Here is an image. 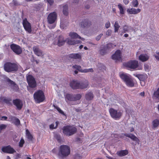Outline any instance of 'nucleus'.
<instances>
[{"mask_svg": "<svg viewBox=\"0 0 159 159\" xmlns=\"http://www.w3.org/2000/svg\"><path fill=\"white\" fill-rule=\"evenodd\" d=\"M89 85L88 80H85L79 82V89H84L87 88Z\"/></svg>", "mask_w": 159, "mask_h": 159, "instance_id": "16", "label": "nucleus"}, {"mask_svg": "<svg viewBox=\"0 0 159 159\" xmlns=\"http://www.w3.org/2000/svg\"><path fill=\"white\" fill-rule=\"evenodd\" d=\"M7 82L10 84L12 85L13 86H14L15 85H16L15 82L11 80L10 79L8 78L7 80Z\"/></svg>", "mask_w": 159, "mask_h": 159, "instance_id": "46", "label": "nucleus"}, {"mask_svg": "<svg viewBox=\"0 0 159 159\" xmlns=\"http://www.w3.org/2000/svg\"><path fill=\"white\" fill-rule=\"evenodd\" d=\"M113 44L112 43H108L107 44L105 48L107 50H109L113 48Z\"/></svg>", "mask_w": 159, "mask_h": 159, "instance_id": "42", "label": "nucleus"}, {"mask_svg": "<svg viewBox=\"0 0 159 159\" xmlns=\"http://www.w3.org/2000/svg\"><path fill=\"white\" fill-rule=\"evenodd\" d=\"M114 32L115 33H117L118 32V30L120 28V26L119 25L118 22L116 21L115 22V23L114 25Z\"/></svg>", "mask_w": 159, "mask_h": 159, "instance_id": "33", "label": "nucleus"}, {"mask_svg": "<svg viewBox=\"0 0 159 159\" xmlns=\"http://www.w3.org/2000/svg\"><path fill=\"white\" fill-rule=\"evenodd\" d=\"M56 123V125L55 126V128H57L58 126V125L59 124V122L58 121H56L55 122Z\"/></svg>", "mask_w": 159, "mask_h": 159, "instance_id": "62", "label": "nucleus"}, {"mask_svg": "<svg viewBox=\"0 0 159 159\" xmlns=\"http://www.w3.org/2000/svg\"><path fill=\"white\" fill-rule=\"evenodd\" d=\"M9 119L10 120L12 121L16 125H18L20 124L19 120L16 117L11 116L9 118Z\"/></svg>", "mask_w": 159, "mask_h": 159, "instance_id": "23", "label": "nucleus"}, {"mask_svg": "<svg viewBox=\"0 0 159 159\" xmlns=\"http://www.w3.org/2000/svg\"><path fill=\"white\" fill-rule=\"evenodd\" d=\"M144 68L145 70H147L148 69V66L147 65H145L144 66Z\"/></svg>", "mask_w": 159, "mask_h": 159, "instance_id": "64", "label": "nucleus"}, {"mask_svg": "<svg viewBox=\"0 0 159 159\" xmlns=\"http://www.w3.org/2000/svg\"><path fill=\"white\" fill-rule=\"evenodd\" d=\"M139 59L142 62H145L149 58V57L147 54H142L139 56Z\"/></svg>", "mask_w": 159, "mask_h": 159, "instance_id": "22", "label": "nucleus"}, {"mask_svg": "<svg viewBox=\"0 0 159 159\" xmlns=\"http://www.w3.org/2000/svg\"><path fill=\"white\" fill-rule=\"evenodd\" d=\"M75 159H81L82 157L78 154H75L74 156Z\"/></svg>", "mask_w": 159, "mask_h": 159, "instance_id": "48", "label": "nucleus"}, {"mask_svg": "<svg viewBox=\"0 0 159 159\" xmlns=\"http://www.w3.org/2000/svg\"><path fill=\"white\" fill-rule=\"evenodd\" d=\"M12 2L13 4V5L14 6H17L19 5L20 4H19L18 2H17L16 0H13L12 1Z\"/></svg>", "mask_w": 159, "mask_h": 159, "instance_id": "52", "label": "nucleus"}, {"mask_svg": "<svg viewBox=\"0 0 159 159\" xmlns=\"http://www.w3.org/2000/svg\"><path fill=\"white\" fill-rule=\"evenodd\" d=\"M66 98L70 101H74V95L67 93L66 94Z\"/></svg>", "mask_w": 159, "mask_h": 159, "instance_id": "31", "label": "nucleus"}, {"mask_svg": "<svg viewBox=\"0 0 159 159\" xmlns=\"http://www.w3.org/2000/svg\"><path fill=\"white\" fill-rule=\"evenodd\" d=\"M68 6L66 5L63 6V13L65 16H67L68 14Z\"/></svg>", "mask_w": 159, "mask_h": 159, "instance_id": "30", "label": "nucleus"}, {"mask_svg": "<svg viewBox=\"0 0 159 159\" xmlns=\"http://www.w3.org/2000/svg\"><path fill=\"white\" fill-rule=\"evenodd\" d=\"M140 95L142 97H144L145 95V93L144 92H143L140 93Z\"/></svg>", "mask_w": 159, "mask_h": 159, "instance_id": "60", "label": "nucleus"}, {"mask_svg": "<svg viewBox=\"0 0 159 159\" xmlns=\"http://www.w3.org/2000/svg\"><path fill=\"white\" fill-rule=\"evenodd\" d=\"M68 56L70 58L76 59L81 58V55L80 53H72L69 54Z\"/></svg>", "mask_w": 159, "mask_h": 159, "instance_id": "21", "label": "nucleus"}, {"mask_svg": "<svg viewBox=\"0 0 159 159\" xmlns=\"http://www.w3.org/2000/svg\"><path fill=\"white\" fill-rule=\"evenodd\" d=\"M109 112L111 117L115 120L120 119L122 115V113L120 111H118L112 108L109 109Z\"/></svg>", "mask_w": 159, "mask_h": 159, "instance_id": "6", "label": "nucleus"}, {"mask_svg": "<svg viewBox=\"0 0 159 159\" xmlns=\"http://www.w3.org/2000/svg\"><path fill=\"white\" fill-rule=\"evenodd\" d=\"M22 25L25 30L29 34L32 32V27L30 23L25 18L23 20Z\"/></svg>", "mask_w": 159, "mask_h": 159, "instance_id": "8", "label": "nucleus"}, {"mask_svg": "<svg viewBox=\"0 0 159 159\" xmlns=\"http://www.w3.org/2000/svg\"><path fill=\"white\" fill-rule=\"evenodd\" d=\"M129 153L128 151L125 149V150H121L117 152L116 154L120 157H122L128 155Z\"/></svg>", "mask_w": 159, "mask_h": 159, "instance_id": "20", "label": "nucleus"}, {"mask_svg": "<svg viewBox=\"0 0 159 159\" xmlns=\"http://www.w3.org/2000/svg\"><path fill=\"white\" fill-rule=\"evenodd\" d=\"M112 59L116 61H119L121 59V52L120 50H117L112 56Z\"/></svg>", "mask_w": 159, "mask_h": 159, "instance_id": "14", "label": "nucleus"}, {"mask_svg": "<svg viewBox=\"0 0 159 159\" xmlns=\"http://www.w3.org/2000/svg\"><path fill=\"white\" fill-rule=\"evenodd\" d=\"M33 50L34 53L38 56H43V52L37 46H34L33 48Z\"/></svg>", "mask_w": 159, "mask_h": 159, "instance_id": "17", "label": "nucleus"}, {"mask_svg": "<svg viewBox=\"0 0 159 159\" xmlns=\"http://www.w3.org/2000/svg\"><path fill=\"white\" fill-rule=\"evenodd\" d=\"M85 98L87 100H91L93 98V94L92 92L87 93L85 95Z\"/></svg>", "mask_w": 159, "mask_h": 159, "instance_id": "24", "label": "nucleus"}, {"mask_svg": "<svg viewBox=\"0 0 159 159\" xmlns=\"http://www.w3.org/2000/svg\"><path fill=\"white\" fill-rule=\"evenodd\" d=\"M11 49L16 54L19 55L22 52L21 47L18 45L15 44H12L10 45Z\"/></svg>", "mask_w": 159, "mask_h": 159, "instance_id": "10", "label": "nucleus"}, {"mask_svg": "<svg viewBox=\"0 0 159 159\" xmlns=\"http://www.w3.org/2000/svg\"><path fill=\"white\" fill-rule=\"evenodd\" d=\"M65 43V41L63 40L61 36H59L58 41L57 45L59 46L63 45Z\"/></svg>", "mask_w": 159, "mask_h": 159, "instance_id": "28", "label": "nucleus"}, {"mask_svg": "<svg viewBox=\"0 0 159 159\" xmlns=\"http://www.w3.org/2000/svg\"><path fill=\"white\" fill-rule=\"evenodd\" d=\"M125 66L131 69H135L138 67L139 63L136 60H130L126 63Z\"/></svg>", "mask_w": 159, "mask_h": 159, "instance_id": "9", "label": "nucleus"}, {"mask_svg": "<svg viewBox=\"0 0 159 159\" xmlns=\"http://www.w3.org/2000/svg\"><path fill=\"white\" fill-rule=\"evenodd\" d=\"M90 23L88 22V20L85 19L83 20L81 23L82 27L84 28L89 26Z\"/></svg>", "mask_w": 159, "mask_h": 159, "instance_id": "27", "label": "nucleus"}, {"mask_svg": "<svg viewBox=\"0 0 159 159\" xmlns=\"http://www.w3.org/2000/svg\"><path fill=\"white\" fill-rule=\"evenodd\" d=\"M134 75L135 76V77H137L139 79V77L140 75V74H137L135 75V74H134Z\"/></svg>", "mask_w": 159, "mask_h": 159, "instance_id": "63", "label": "nucleus"}, {"mask_svg": "<svg viewBox=\"0 0 159 159\" xmlns=\"http://www.w3.org/2000/svg\"><path fill=\"white\" fill-rule=\"evenodd\" d=\"M55 25H50V26H49V28L51 29H53L54 28V27H55Z\"/></svg>", "mask_w": 159, "mask_h": 159, "instance_id": "61", "label": "nucleus"}, {"mask_svg": "<svg viewBox=\"0 0 159 159\" xmlns=\"http://www.w3.org/2000/svg\"><path fill=\"white\" fill-rule=\"evenodd\" d=\"M11 100L12 99L11 98H4L2 100L4 102L8 104H10V102Z\"/></svg>", "mask_w": 159, "mask_h": 159, "instance_id": "37", "label": "nucleus"}, {"mask_svg": "<svg viewBox=\"0 0 159 159\" xmlns=\"http://www.w3.org/2000/svg\"><path fill=\"white\" fill-rule=\"evenodd\" d=\"M120 77L128 87H132L134 86V81L130 76L123 73L120 74Z\"/></svg>", "mask_w": 159, "mask_h": 159, "instance_id": "3", "label": "nucleus"}, {"mask_svg": "<svg viewBox=\"0 0 159 159\" xmlns=\"http://www.w3.org/2000/svg\"><path fill=\"white\" fill-rule=\"evenodd\" d=\"M56 138L58 141H60L61 140V139L59 135H56Z\"/></svg>", "mask_w": 159, "mask_h": 159, "instance_id": "59", "label": "nucleus"}, {"mask_svg": "<svg viewBox=\"0 0 159 159\" xmlns=\"http://www.w3.org/2000/svg\"><path fill=\"white\" fill-rule=\"evenodd\" d=\"M124 33H125L129 31V26L127 25H124L123 28Z\"/></svg>", "mask_w": 159, "mask_h": 159, "instance_id": "44", "label": "nucleus"}, {"mask_svg": "<svg viewBox=\"0 0 159 159\" xmlns=\"http://www.w3.org/2000/svg\"><path fill=\"white\" fill-rule=\"evenodd\" d=\"M46 1L51 5H52L53 3V0H46Z\"/></svg>", "mask_w": 159, "mask_h": 159, "instance_id": "57", "label": "nucleus"}, {"mask_svg": "<svg viewBox=\"0 0 159 159\" xmlns=\"http://www.w3.org/2000/svg\"><path fill=\"white\" fill-rule=\"evenodd\" d=\"M139 79L140 81H143L145 79L144 75L140 74Z\"/></svg>", "mask_w": 159, "mask_h": 159, "instance_id": "49", "label": "nucleus"}, {"mask_svg": "<svg viewBox=\"0 0 159 159\" xmlns=\"http://www.w3.org/2000/svg\"><path fill=\"white\" fill-rule=\"evenodd\" d=\"M152 127L153 129L157 127L159 125V120L157 119L154 120L152 122Z\"/></svg>", "mask_w": 159, "mask_h": 159, "instance_id": "29", "label": "nucleus"}, {"mask_svg": "<svg viewBox=\"0 0 159 159\" xmlns=\"http://www.w3.org/2000/svg\"><path fill=\"white\" fill-rule=\"evenodd\" d=\"M25 143V141L24 139H21L19 143V146L20 147H22Z\"/></svg>", "mask_w": 159, "mask_h": 159, "instance_id": "45", "label": "nucleus"}, {"mask_svg": "<svg viewBox=\"0 0 159 159\" xmlns=\"http://www.w3.org/2000/svg\"><path fill=\"white\" fill-rule=\"evenodd\" d=\"M141 11V10L139 8L135 9L134 8H131L127 9V12L129 14H136Z\"/></svg>", "mask_w": 159, "mask_h": 159, "instance_id": "18", "label": "nucleus"}, {"mask_svg": "<svg viewBox=\"0 0 159 159\" xmlns=\"http://www.w3.org/2000/svg\"><path fill=\"white\" fill-rule=\"evenodd\" d=\"M154 57L156 59L159 61V52H156V54L153 55Z\"/></svg>", "mask_w": 159, "mask_h": 159, "instance_id": "47", "label": "nucleus"}, {"mask_svg": "<svg viewBox=\"0 0 159 159\" xmlns=\"http://www.w3.org/2000/svg\"><path fill=\"white\" fill-rule=\"evenodd\" d=\"M57 15L56 12H53L49 14L48 17V21L50 24L53 23L56 20Z\"/></svg>", "mask_w": 159, "mask_h": 159, "instance_id": "11", "label": "nucleus"}, {"mask_svg": "<svg viewBox=\"0 0 159 159\" xmlns=\"http://www.w3.org/2000/svg\"><path fill=\"white\" fill-rule=\"evenodd\" d=\"M73 68L75 69H76V70H78L79 71L81 72V66H80L77 65H74L73 66Z\"/></svg>", "mask_w": 159, "mask_h": 159, "instance_id": "43", "label": "nucleus"}, {"mask_svg": "<svg viewBox=\"0 0 159 159\" xmlns=\"http://www.w3.org/2000/svg\"><path fill=\"white\" fill-rule=\"evenodd\" d=\"M7 117L6 116H2L1 118V120H7Z\"/></svg>", "mask_w": 159, "mask_h": 159, "instance_id": "58", "label": "nucleus"}, {"mask_svg": "<svg viewBox=\"0 0 159 159\" xmlns=\"http://www.w3.org/2000/svg\"><path fill=\"white\" fill-rule=\"evenodd\" d=\"M118 6L120 10V13L121 14H124L125 11L122 5L121 4H119Z\"/></svg>", "mask_w": 159, "mask_h": 159, "instance_id": "36", "label": "nucleus"}, {"mask_svg": "<svg viewBox=\"0 0 159 159\" xmlns=\"http://www.w3.org/2000/svg\"><path fill=\"white\" fill-rule=\"evenodd\" d=\"M26 80L29 86L31 88H35L37 84L34 78L31 75H29L26 77Z\"/></svg>", "mask_w": 159, "mask_h": 159, "instance_id": "7", "label": "nucleus"}, {"mask_svg": "<svg viewBox=\"0 0 159 159\" xmlns=\"http://www.w3.org/2000/svg\"><path fill=\"white\" fill-rule=\"evenodd\" d=\"M70 87L73 89H79V82L77 80H73L70 83Z\"/></svg>", "mask_w": 159, "mask_h": 159, "instance_id": "15", "label": "nucleus"}, {"mask_svg": "<svg viewBox=\"0 0 159 159\" xmlns=\"http://www.w3.org/2000/svg\"><path fill=\"white\" fill-rule=\"evenodd\" d=\"M110 23L109 21H108L105 24V27L107 29L110 26Z\"/></svg>", "mask_w": 159, "mask_h": 159, "instance_id": "53", "label": "nucleus"}, {"mask_svg": "<svg viewBox=\"0 0 159 159\" xmlns=\"http://www.w3.org/2000/svg\"><path fill=\"white\" fill-rule=\"evenodd\" d=\"M26 134L27 138L30 140H32L33 137L28 129L26 130Z\"/></svg>", "mask_w": 159, "mask_h": 159, "instance_id": "32", "label": "nucleus"}, {"mask_svg": "<svg viewBox=\"0 0 159 159\" xmlns=\"http://www.w3.org/2000/svg\"><path fill=\"white\" fill-rule=\"evenodd\" d=\"M107 50L106 48L105 47L103 49H101L100 50V54L102 55H103L105 54L107 52Z\"/></svg>", "mask_w": 159, "mask_h": 159, "instance_id": "40", "label": "nucleus"}, {"mask_svg": "<svg viewBox=\"0 0 159 159\" xmlns=\"http://www.w3.org/2000/svg\"><path fill=\"white\" fill-rule=\"evenodd\" d=\"M57 110L61 114V115H62L64 116H65V118H66L67 116L65 114L64 112L59 107H57L56 108Z\"/></svg>", "mask_w": 159, "mask_h": 159, "instance_id": "41", "label": "nucleus"}, {"mask_svg": "<svg viewBox=\"0 0 159 159\" xmlns=\"http://www.w3.org/2000/svg\"><path fill=\"white\" fill-rule=\"evenodd\" d=\"M63 133L66 136H70L74 134L77 131L76 128L73 126L67 125L62 128Z\"/></svg>", "mask_w": 159, "mask_h": 159, "instance_id": "5", "label": "nucleus"}, {"mask_svg": "<svg viewBox=\"0 0 159 159\" xmlns=\"http://www.w3.org/2000/svg\"><path fill=\"white\" fill-rule=\"evenodd\" d=\"M6 127V125L4 124L0 125V131L3 129H5Z\"/></svg>", "mask_w": 159, "mask_h": 159, "instance_id": "50", "label": "nucleus"}, {"mask_svg": "<svg viewBox=\"0 0 159 159\" xmlns=\"http://www.w3.org/2000/svg\"><path fill=\"white\" fill-rule=\"evenodd\" d=\"M102 35L103 34H100L96 38V39L97 41L99 40Z\"/></svg>", "mask_w": 159, "mask_h": 159, "instance_id": "56", "label": "nucleus"}, {"mask_svg": "<svg viewBox=\"0 0 159 159\" xmlns=\"http://www.w3.org/2000/svg\"><path fill=\"white\" fill-rule=\"evenodd\" d=\"M69 36L72 38V39H76L78 38L80 39H81V38L78 34L74 32H71L69 34Z\"/></svg>", "mask_w": 159, "mask_h": 159, "instance_id": "25", "label": "nucleus"}, {"mask_svg": "<svg viewBox=\"0 0 159 159\" xmlns=\"http://www.w3.org/2000/svg\"><path fill=\"white\" fill-rule=\"evenodd\" d=\"M81 95L79 93L74 95V101L80 100L81 98Z\"/></svg>", "mask_w": 159, "mask_h": 159, "instance_id": "35", "label": "nucleus"}, {"mask_svg": "<svg viewBox=\"0 0 159 159\" xmlns=\"http://www.w3.org/2000/svg\"><path fill=\"white\" fill-rule=\"evenodd\" d=\"M112 31L110 30H108L106 32V34L108 36H110L111 34Z\"/></svg>", "mask_w": 159, "mask_h": 159, "instance_id": "51", "label": "nucleus"}, {"mask_svg": "<svg viewBox=\"0 0 159 159\" xmlns=\"http://www.w3.org/2000/svg\"><path fill=\"white\" fill-rule=\"evenodd\" d=\"M93 70L92 68H90V69H86L84 70L82 69L81 70V72H84V73H87L89 72H93Z\"/></svg>", "mask_w": 159, "mask_h": 159, "instance_id": "39", "label": "nucleus"}, {"mask_svg": "<svg viewBox=\"0 0 159 159\" xmlns=\"http://www.w3.org/2000/svg\"><path fill=\"white\" fill-rule=\"evenodd\" d=\"M124 135L127 137L130 138L131 139L134 141H135L136 143H139V139L134 134H124Z\"/></svg>", "mask_w": 159, "mask_h": 159, "instance_id": "19", "label": "nucleus"}, {"mask_svg": "<svg viewBox=\"0 0 159 159\" xmlns=\"http://www.w3.org/2000/svg\"><path fill=\"white\" fill-rule=\"evenodd\" d=\"M4 68L6 71L10 72L17 71L19 67L17 63L8 62L4 64Z\"/></svg>", "mask_w": 159, "mask_h": 159, "instance_id": "2", "label": "nucleus"}, {"mask_svg": "<svg viewBox=\"0 0 159 159\" xmlns=\"http://www.w3.org/2000/svg\"><path fill=\"white\" fill-rule=\"evenodd\" d=\"M2 151L4 153L9 154H13L16 152V150L10 145L3 147Z\"/></svg>", "mask_w": 159, "mask_h": 159, "instance_id": "12", "label": "nucleus"}, {"mask_svg": "<svg viewBox=\"0 0 159 159\" xmlns=\"http://www.w3.org/2000/svg\"><path fill=\"white\" fill-rule=\"evenodd\" d=\"M123 1L124 4L125 5L128 4L130 2L129 0H123Z\"/></svg>", "mask_w": 159, "mask_h": 159, "instance_id": "54", "label": "nucleus"}, {"mask_svg": "<svg viewBox=\"0 0 159 159\" xmlns=\"http://www.w3.org/2000/svg\"><path fill=\"white\" fill-rule=\"evenodd\" d=\"M54 124H52L49 125V128L50 129H56L57 128H55Z\"/></svg>", "mask_w": 159, "mask_h": 159, "instance_id": "55", "label": "nucleus"}, {"mask_svg": "<svg viewBox=\"0 0 159 159\" xmlns=\"http://www.w3.org/2000/svg\"><path fill=\"white\" fill-rule=\"evenodd\" d=\"M131 3L134 7H137L139 5V2L137 0H133Z\"/></svg>", "mask_w": 159, "mask_h": 159, "instance_id": "38", "label": "nucleus"}, {"mask_svg": "<svg viewBox=\"0 0 159 159\" xmlns=\"http://www.w3.org/2000/svg\"><path fill=\"white\" fill-rule=\"evenodd\" d=\"M81 42V41L80 40L69 39L68 40L67 43L69 45H73L80 43Z\"/></svg>", "mask_w": 159, "mask_h": 159, "instance_id": "26", "label": "nucleus"}, {"mask_svg": "<svg viewBox=\"0 0 159 159\" xmlns=\"http://www.w3.org/2000/svg\"><path fill=\"white\" fill-rule=\"evenodd\" d=\"M70 152L69 147L66 145H61L60 147L58 155L59 157L63 158L68 156Z\"/></svg>", "mask_w": 159, "mask_h": 159, "instance_id": "1", "label": "nucleus"}, {"mask_svg": "<svg viewBox=\"0 0 159 159\" xmlns=\"http://www.w3.org/2000/svg\"><path fill=\"white\" fill-rule=\"evenodd\" d=\"M13 104L16 106V109L20 110L23 107V104L22 101L19 99H16L13 100Z\"/></svg>", "mask_w": 159, "mask_h": 159, "instance_id": "13", "label": "nucleus"}, {"mask_svg": "<svg viewBox=\"0 0 159 159\" xmlns=\"http://www.w3.org/2000/svg\"><path fill=\"white\" fill-rule=\"evenodd\" d=\"M153 95L156 99H157L159 102V87L157 88V90L154 91Z\"/></svg>", "mask_w": 159, "mask_h": 159, "instance_id": "34", "label": "nucleus"}, {"mask_svg": "<svg viewBox=\"0 0 159 159\" xmlns=\"http://www.w3.org/2000/svg\"><path fill=\"white\" fill-rule=\"evenodd\" d=\"M35 103H39L44 101L45 99L43 92L42 90H38L35 92L33 95Z\"/></svg>", "mask_w": 159, "mask_h": 159, "instance_id": "4", "label": "nucleus"}]
</instances>
